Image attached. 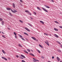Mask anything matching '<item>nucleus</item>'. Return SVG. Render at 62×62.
<instances>
[{
	"instance_id": "1",
	"label": "nucleus",
	"mask_w": 62,
	"mask_h": 62,
	"mask_svg": "<svg viewBox=\"0 0 62 62\" xmlns=\"http://www.w3.org/2000/svg\"><path fill=\"white\" fill-rule=\"evenodd\" d=\"M33 62H35L37 61L38 62H39V60H36V59H35V58H33Z\"/></svg>"
},
{
	"instance_id": "2",
	"label": "nucleus",
	"mask_w": 62,
	"mask_h": 62,
	"mask_svg": "<svg viewBox=\"0 0 62 62\" xmlns=\"http://www.w3.org/2000/svg\"><path fill=\"white\" fill-rule=\"evenodd\" d=\"M45 43H46V44H47V45H48V46H49V42L48 40H46V41H45Z\"/></svg>"
},
{
	"instance_id": "3",
	"label": "nucleus",
	"mask_w": 62,
	"mask_h": 62,
	"mask_svg": "<svg viewBox=\"0 0 62 62\" xmlns=\"http://www.w3.org/2000/svg\"><path fill=\"white\" fill-rule=\"evenodd\" d=\"M42 8L43 10L45 12H48V11L46 10V9H45L43 7Z\"/></svg>"
},
{
	"instance_id": "4",
	"label": "nucleus",
	"mask_w": 62,
	"mask_h": 62,
	"mask_svg": "<svg viewBox=\"0 0 62 62\" xmlns=\"http://www.w3.org/2000/svg\"><path fill=\"white\" fill-rule=\"evenodd\" d=\"M1 58H2V59H4L5 60H6V61H7L8 60V59H7L6 58L4 57H1Z\"/></svg>"
},
{
	"instance_id": "5",
	"label": "nucleus",
	"mask_w": 62,
	"mask_h": 62,
	"mask_svg": "<svg viewBox=\"0 0 62 62\" xmlns=\"http://www.w3.org/2000/svg\"><path fill=\"white\" fill-rule=\"evenodd\" d=\"M54 36L55 37H56V38H58L59 37L58 36H57V35L56 34H54Z\"/></svg>"
},
{
	"instance_id": "6",
	"label": "nucleus",
	"mask_w": 62,
	"mask_h": 62,
	"mask_svg": "<svg viewBox=\"0 0 62 62\" xmlns=\"http://www.w3.org/2000/svg\"><path fill=\"white\" fill-rule=\"evenodd\" d=\"M57 59L59 62V61H60V58H59L58 57H57Z\"/></svg>"
},
{
	"instance_id": "7",
	"label": "nucleus",
	"mask_w": 62,
	"mask_h": 62,
	"mask_svg": "<svg viewBox=\"0 0 62 62\" xmlns=\"http://www.w3.org/2000/svg\"><path fill=\"white\" fill-rule=\"evenodd\" d=\"M25 29H26V30H27V31H29V32H30V30L29 29H28V28H25Z\"/></svg>"
},
{
	"instance_id": "8",
	"label": "nucleus",
	"mask_w": 62,
	"mask_h": 62,
	"mask_svg": "<svg viewBox=\"0 0 62 62\" xmlns=\"http://www.w3.org/2000/svg\"><path fill=\"white\" fill-rule=\"evenodd\" d=\"M44 6L45 7H46V8H50V7L48 6H47V5H45Z\"/></svg>"
},
{
	"instance_id": "9",
	"label": "nucleus",
	"mask_w": 62,
	"mask_h": 62,
	"mask_svg": "<svg viewBox=\"0 0 62 62\" xmlns=\"http://www.w3.org/2000/svg\"><path fill=\"white\" fill-rule=\"evenodd\" d=\"M13 8H15V4L14 3H13Z\"/></svg>"
},
{
	"instance_id": "10",
	"label": "nucleus",
	"mask_w": 62,
	"mask_h": 62,
	"mask_svg": "<svg viewBox=\"0 0 62 62\" xmlns=\"http://www.w3.org/2000/svg\"><path fill=\"white\" fill-rule=\"evenodd\" d=\"M7 8V10H10L11 9V8Z\"/></svg>"
},
{
	"instance_id": "11",
	"label": "nucleus",
	"mask_w": 62,
	"mask_h": 62,
	"mask_svg": "<svg viewBox=\"0 0 62 62\" xmlns=\"http://www.w3.org/2000/svg\"><path fill=\"white\" fill-rule=\"evenodd\" d=\"M31 38L32 39H34V40H36V38L34 37H31Z\"/></svg>"
},
{
	"instance_id": "12",
	"label": "nucleus",
	"mask_w": 62,
	"mask_h": 62,
	"mask_svg": "<svg viewBox=\"0 0 62 62\" xmlns=\"http://www.w3.org/2000/svg\"><path fill=\"white\" fill-rule=\"evenodd\" d=\"M54 30H55V31H58V30L57 29H56V28H54Z\"/></svg>"
},
{
	"instance_id": "13",
	"label": "nucleus",
	"mask_w": 62,
	"mask_h": 62,
	"mask_svg": "<svg viewBox=\"0 0 62 62\" xmlns=\"http://www.w3.org/2000/svg\"><path fill=\"white\" fill-rule=\"evenodd\" d=\"M40 23H42V24H44V22H43L42 21H40Z\"/></svg>"
},
{
	"instance_id": "14",
	"label": "nucleus",
	"mask_w": 62,
	"mask_h": 62,
	"mask_svg": "<svg viewBox=\"0 0 62 62\" xmlns=\"http://www.w3.org/2000/svg\"><path fill=\"white\" fill-rule=\"evenodd\" d=\"M21 56L22 57H23V58H25V57L22 54L21 55Z\"/></svg>"
},
{
	"instance_id": "15",
	"label": "nucleus",
	"mask_w": 62,
	"mask_h": 62,
	"mask_svg": "<svg viewBox=\"0 0 62 62\" xmlns=\"http://www.w3.org/2000/svg\"><path fill=\"white\" fill-rule=\"evenodd\" d=\"M23 51L25 53H26V54H28V52H27V51H26L25 50H23Z\"/></svg>"
},
{
	"instance_id": "16",
	"label": "nucleus",
	"mask_w": 62,
	"mask_h": 62,
	"mask_svg": "<svg viewBox=\"0 0 62 62\" xmlns=\"http://www.w3.org/2000/svg\"><path fill=\"white\" fill-rule=\"evenodd\" d=\"M37 8L38 9H39V10H41V9H40V8L39 7H37Z\"/></svg>"
},
{
	"instance_id": "17",
	"label": "nucleus",
	"mask_w": 62,
	"mask_h": 62,
	"mask_svg": "<svg viewBox=\"0 0 62 62\" xmlns=\"http://www.w3.org/2000/svg\"><path fill=\"white\" fill-rule=\"evenodd\" d=\"M2 53H3V54H6V53L5 52V51H4V50H2Z\"/></svg>"
},
{
	"instance_id": "18",
	"label": "nucleus",
	"mask_w": 62,
	"mask_h": 62,
	"mask_svg": "<svg viewBox=\"0 0 62 62\" xmlns=\"http://www.w3.org/2000/svg\"><path fill=\"white\" fill-rule=\"evenodd\" d=\"M24 34H25V35H27V36H28V34L27 33H26L24 32Z\"/></svg>"
},
{
	"instance_id": "19",
	"label": "nucleus",
	"mask_w": 62,
	"mask_h": 62,
	"mask_svg": "<svg viewBox=\"0 0 62 62\" xmlns=\"http://www.w3.org/2000/svg\"><path fill=\"white\" fill-rule=\"evenodd\" d=\"M30 54V55L33 56H35V55H34V54H32L31 53Z\"/></svg>"
},
{
	"instance_id": "20",
	"label": "nucleus",
	"mask_w": 62,
	"mask_h": 62,
	"mask_svg": "<svg viewBox=\"0 0 62 62\" xmlns=\"http://www.w3.org/2000/svg\"><path fill=\"white\" fill-rule=\"evenodd\" d=\"M57 51L58 52H61V50H60L59 49L57 50Z\"/></svg>"
},
{
	"instance_id": "21",
	"label": "nucleus",
	"mask_w": 62,
	"mask_h": 62,
	"mask_svg": "<svg viewBox=\"0 0 62 62\" xmlns=\"http://www.w3.org/2000/svg\"><path fill=\"white\" fill-rule=\"evenodd\" d=\"M14 13H15V12H17V11L15 9L14 10Z\"/></svg>"
},
{
	"instance_id": "22",
	"label": "nucleus",
	"mask_w": 62,
	"mask_h": 62,
	"mask_svg": "<svg viewBox=\"0 0 62 62\" xmlns=\"http://www.w3.org/2000/svg\"><path fill=\"white\" fill-rule=\"evenodd\" d=\"M9 14H10V15L11 16H12V14H11V13L10 12L9 13Z\"/></svg>"
},
{
	"instance_id": "23",
	"label": "nucleus",
	"mask_w": 62,
	"mask_h": 62,
	"mask_svg": "<svg viewBox=\"0 0 62 62\" xmlns=\"http://www.w3.org/2000/svg\"><path fill=\"white\" fill-rule=\"evenodd\" d=\"M18 46H19V47H23L20 44H19Z\"/></svg>"
},
{
	"instance_id": "24",
	"label": "nucleus",
	"mask_w": 62,
	"mask_h": 62,
	"mask_svg": "<svg viewBox=\"0 0 62 62\" xmlns=\"http://www.w3.org/2000/svg\"><path fill=\"white\" fill-rule=\"evenodd\" d=\"M37 51L39 53H40V51L39 50L37 49Z\"/></svg>"
},
{
	"instance_id": "25",
	"label": "nucleus",
	"mask_w": 62,
	"mask_h": 62,
	"mask_svg": "<svg viewBox=\"0 0 62 62\" xmlns=\"http://www.w3.org/2000/svg\"><path fill=\"white\" fill-rule=\"evenodd\" d=\"M41 57L42 59H44V56H41Z\"/></svg>"
},
{
	"instance_id": "26",
	"label": "nucleus",
	"mask_w": 62,
	"mask_h": 62,
	"mask_svg": "<svg viewBox=\"0 0 62 62\" xmlns=\"http://www.w3.org/2000/svg\"><path fill=\"white\" fill-rule=\"evenodd\" d=\"M39 46H40V47H41V48H42V46L40 44H39Z\"/></svg>"
},
{
	"instance_id": "27",
	"label": "nucleus",
	"mask_w": 62,
	"mask_h": 62,
	"mask_svg": "<svg viewBox=\"0 0 62 62\" xmlns=\"http://www.w3.org/2000/svg\"><path fill=\"white\" fill-rule=\"evenodd\" d=\"M28 25H29L30 26L32 27V25L31 24H30L28 23Z\"/></svg>"
},
{
	"instance_id": "28",
	"label": "nucleus",
	"mask_w": 62,
	"mask_h": 62,
	"mask_svg": "<svg viewBox=\"0 0 62 62\" xmlns=\"http://www.w3.org/2000/svg\"><path fill=\"white\" fill-rule=\"evenodd\" d=\"M25 12H28V13H29V11L28 10H25Z\"/></svg>"
},
{
	"instance_id": "29",
	"label": "nucleus",
	"mask_w": 62,
	"mask_h": 62,
	"mask_svg": "<svg viewBox=\"0 0 62 62\" xmlns=\"http://www.w3.org/2000/svg\"><path fill=\"white\" fill-rule=\"evenodd\" d=\"M33 13L34 15H36L37 14V13L35 12H33Z\"/></svg>"
},
{
	"instance_id": "30",
	"label": "nucleus",
	"mask_w": 62,
	"mask_h": 62,
	"mask_svg": "<svg viewBox=\"0 0 62 62\" xmlns=\"http://www.w3.org/2000/svg\"><path fill=\"white\" fill-rule=\"evenodd\" d=\"M4 22L2 21V25H4Z\"/></svg>"
},
{
	"instance_id": "31",
	"label": "nucleus",
	"mask_w": 62,
	"mask_h": 62,
	"mask_svg": "<svg viewBox=\"0 0 62 62\" xmlns=\"http://www.w3.org/2000/svg\"><path fill=\"white\" fill-rule=\"evenodd\" d=\"M27 50L28 51V52H30V50L29 49H27Z\"/></svg>"
},
{
	"instance_id": "32",
	"label": "nucleus",
	"mask_w": 62,
	"mask_h": 62,
	"mask_svg": "<svg viewBox=\"0 0 62 62\" xmlns=\"http://www.w3.org/2000/svg\"><path fill=\"white\" fill-rule=\"evenodd\" d=\"M28 14L30 15H31V14L29 12L28 13Z\"/></svg>"
},
{
	"instance_id": "33",
	"label": "nucleus",
	"mask_w": 62,
	"mask_h": 62,
	"mask_svg": "<svg viewBox=\"0 0 62 62\" xmlns=\"http://www.w3.org/2000/svg\"><path fill=\"white\" fill-rule=\"evenodd\" d=\"M14 35H15V36L17 35V34L15 33V32H14Z\"/></svg>"
},
{
	"instance_id": "34",
	"label": "nucleus",
	"mask_w": 62,
	"mask_h": 62,
	"mask_svg": "<svg viewBox=\"0 0 62 62\" xmlns=\"http://www.w3.org/2000/svg\"><path fill=\"white\" fill-rule=\"evenodd\" d=\"M44 34L45 35H46V36H48V34H47V33H44Z\"/></svg>"
},
{
	"instance_id": "35",
	"label": "nucleus",
	"mask_w": 62,
	"mask_h": 62,
	"mask_svg": "<svg viewBox=\"0 0 62 62\" xmlns=\"http://www.w3.org/2000/svg\"><path fill=\"white\" fill-rule=\"evenodd\" d=\"M56 42H57L58 43H59V44H61V43H60V42L59 41H57Z\"/></svg>"
},
{
	"instance_id": "36",
	"label": "nucleus",
	"mask_w": 62,
	"mask_h": 62,
	"mask_svg": "<svg viewBox=\"0 0 62 62\" xmlns=\"http://www.w3.org/2000/svg\"><path fill=\"white\" fill-rule=\"evenodd\" d=\"M19 21L20 22H21V23H23V21H22L21 20H19Z\"/></svg>"
},
{
	"instance_id": "37",
	"label": "nucleus",
	"mask_w": 62,
	"mask_h": 62,
	"mask_svg": "<svg viewBox=\"0 0 62 62\" xmlns=\"http://www.w3.org/2000/svg\"><path fill=\"white\" fill-rule=\"evenodd\" d=\"M54 22L56 23H59L57 21H55Z\"/></svg>"
},
{
	"instance_id": "38",
	"label": "nucleus",
	"mask_w": 62,
	"mask_h": 62,
	"mask_svg": "<svg viewBox=\"0 0 62 62\" xmlns=\"http://www.w3.org/2000/svg\"><path fill=\"white\" fill-rule=\"evenodd\" d=\"M19 36L20 38H23V36L21 35H19Z\"/></svg>"
},
{
	"instance_id": "39",
	"label": "nucleus",
	"mask_w": 62,
	"mask_h": 62,
	"mask_svg": "<svg viewBox=\"0 0 62 62\" xmlns=\"http://www.w3.org/2000/svg\"><path fill=\"white\" fill-rule=\"evenodd\" d=\"M59 27H60V28H61V29H62V26H59Z\"/></svg>"
},
{
	"instance_id": "40",
	"label": "nucleus",
	"mask_w": 62,
	"mask_h": 62,
	"mask_svg": "<svg viewBox=\"0 0 62 62\" xmlns=\"http://www.w3.org/2000/svg\"><path fill=\"white\" fill-rule=\"evenodd\" d=\"M51 2H54V1L53 0H50Z\"/></svg>"
},
{
	"instance_id": "41",
	"label": "nucleus",
	"mask_w": 62,
	"mask_h": 62,
	"mask_svg": "<svg viewBox=\"0 0 62 62\" xmlns=\"http://www.w3.org/2000/svg\"><path fill=\"white\" fill-rule=\"evenodd\" d=\"M2 37L4 38H6V37L3 35H2Z\"/></svg>"
},
{
	"instance_id": "42",
	"label": "nucleus",
	"mask_w": 62,
	"mask_h": 62,
	"mask_svg": "<svg viewBox=\"0 0 62 62\" xmlns=\"http://www.w3.org/2000/svg\"><path fill=\"white\" fill-rule=\"evenodd\" d=\"M22 62H25L23 60H22Z\"/></svg>"
},
{
	"instance_id": "43",
	"label": "nucleus",
	"mask_w": 62,
	"mask_h": 62,
	"mask_svg": "<svg viewBox=\"0 0 62 62\" xmlns=\"http://www.w3.org/2000/svg\"><path fill=\"white\" fill-rule=\"evenodd\" d=\"M11 10L12 12H14V11H13V10L12 9H11Z\"/></svg>"
},
{
	"instance_id": "44",
	"label": "nucleus",
	"mask_w": 62,
	"mask_h": 62,
	"mask_svg": "<svg viewBox=\"0 0 62 62\" xmlns=\"http://www.w3.org/2000/svg\"><path fill=\"white\" fill-rule=\"evenodd\" d=\"M0 21H2V20H3V19L1 18H0Z\"/></svg>"
},
{
	"instance_id": "45",
	"label": "nucleus",
	"mask_w": 62,
	"mask_h": 62,
	"mask_svg": "<svg viewBox=\"0 0 62 62\" xmlns=\"http://www.w3.org/2000/svg\"><path fill=\"white\" fill-rule=\"evenodd\" d=\"M22 39H23V40H24V39L23 38H21Z\"/></svg>"
},
{
	"instance_id": "46",
	"label": "nucleus",
	"mask_w": 62,
	"mask_h": 62,
	"mask_svg": "<svg viewBox=\"0 0 62 62\" xmlns=\"http://www.w3.org/2000/svg\"><path fill=\"white\" fill-rule=\"evenodd\" d=\"M16 57L18 58V57H19V56L18 55H16Z\"/></svg>"
},
{
	"instance_id": "47",
	"label": "nucleus",
	"mask_w": 62,
	"mask_h": 62,
	"mask_svg": "<svg viewBox=\"0 0 62 62\" xmlns=\"http://www.w3.org/2000/svg\"><path fill=\"white\" fill-rule=\"evenodd\" d=\"M15 37L16 38H16H17V36L15 35Z\"/></svg>"
},
{
	"instance_id": "48",
	"label": "nucleus",
	"mask_w": 62,
	"mask_h": 62,
	"mask_svg": "<svg viewBox=\"0 0 62 62\" xmlns=\"http://www.w3.org/2000/svg\"><path fill=\"white\" fill-rule=\"evenodd\" d=\"M20 2H23V1H22V0H20Z\"/></svg>"
},
{
	"instance_id": "49",
	"label": "nucleus",
	"mask_w": 62,
	"mask_h": 62,
	"mask_svg": "<svg viewBox=\"0 0 62 62\" xmlns=\"http://www.w3.org/2000/svg\"><path fill=\"white\" fill-rule=\"evenodd\" d=\"M2 34H4V32H3L2 31Z\"/></svg>"
},
{
	"instance_id": "50",
	"label": "nucleus",
	"mask_w": 62,
	"mask_h": 62,
	"mask_svg": "<svg viewBox=\"0 0 62 62\" xmlns=\"http://www.w3.org/2000/svg\"><path fill=\"white\" fill-rule=\"evenodd\" d=\"M52 59H54V57L53 56H52Z\"/></svg>"
},
{
	"instance_id": "51",
	"label": "nucleus",
	"mask_w": 62,
	"mask_h": 62,
	"mask_svg": "<svg viewBox=\"0 0 62 62\" xmlns=\"http://www.w3.org/2000/svg\"><path fill=\"white\" fill-rule=\"evenodd\" d=\"M30 19H31V20H33V18H32L31 17H30Z\"/></svg>"
},
{
	"instance_id": "52",
	"label": "nucleus",
	"mask_w": 62,
	"mask_h": 62,
	"mask_svg": "<svg viewBox=\"0 0 62 62\" xmlns=\"http://www.w3.org/2000/svg\"><path fill=\"white\" fill-rule=\"evenodd\" d=\"M35 40L36 41H38V39L36 40Z\"/></svg>"
},
{
	"instance_id": "53",
	"label": "nucleus",
	"mask_w": 62,
	"mask_h": 62,
	"mask_svg": "<svg viewBox=\"0 0 62 62\" xmlns=\"http://www.w3.org/2000/svg\"><path fill=\"white\" fill-rule=\"evenodd\" d=\"M21 59H23V58L22 57H21Z\"/></svg>"
},
{
	"instance_id": "54",
	"label": "nucleus",
	"mask_w": 62,
	"mask_h": 62,
	"mask_svg": "<svg viewBox=\"0 0 62 62\" xmlns=\"http://www.w3.org/2000/svg\"><path fill=\"white\" fill-rule=\"evenodd\" d=\"M60 46L62 48V45H61Z\"/></svg>"
},
{
	"instance_id": "55",
	"label": "nucleus",
	"mask_w": 62,
	"mask_h": 62,
	"mask_svg": "<svg viewBox=\"0 0 62 62\" xmlns=\"http://www.w3.org/2000/svg\"><path fill=\"white\" fill-rule=\"evenodd\" d=\"M60 62H62V61H60Z\"/></svg>"
},
{
	"instance_id": "56",
	"label": "nucleus",
	"mask_w": 62,
	"mask_h": 62,
	"mask_svg": "<svg viewBox=\"0 0 62 62\" xmlns=\"http://www.w3.org/2000/svg\"><path fill=\"white\" fill-rule=\"evenodd\" d=\"M49 36H51V34H50Z\"/></svg>"
},
{
	"instance_id": "57",
	"label": "nucleus",
	"mask_w": 62,
	"mask_h": 62,
	"mask_svg": "<svg viewBox=\"0 0 62 62\" xmlns=\"http://www.w3.org/2000/svg\"><path fill=\"white\" fill-rule=\"evenodd\" d=\"M8 29H10V28H8Z\"/></svg>"
},
{
	"instance_id": "58",
	"label": "nucleus",
	"mask_w": 62,
	"mask_h": 62,
	"mask_svg": "<svg viewBox=\"0 0 62 62\" xmlns=\"http://www.w3.org/2000/svg\"><path fill=\"white\" fill-rule=\"evenodd\" d=\"M39 1H40L41 0H39Z\"/></svg>"
}]
</instances>
